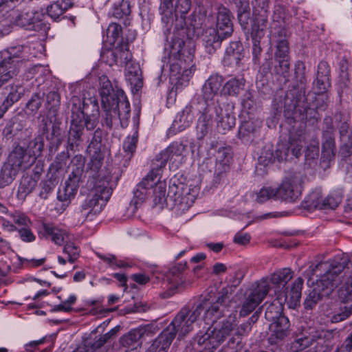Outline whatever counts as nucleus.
I'll use <instances>...</instances> for the list:
<instances>
[{
  "label": "nucleus",
  "mask_w": 352,
  "mask_h": 352,
  "mask_svg": "<svg viewBox=\"0 0 352 352\" xmlns=\"http://www.w3.org/2000/svg\"><path fill=\"white\" fill-rule=\"evenodd\" d=\"M186 268V263H179L169 270L167 275L169 291L165 294L166 296L169 297L177 292L182 291L186 287V280L182 275V272Z\"/></svg>",
  "instance_id": "aec40b11"
},
{
  "label": "nucleus",
  "mask_w": 352,
  "mask_h": 352,
  "mask_svg": "<svg viewBox=\"0 0 352 352\" xmlns=\"http://www.w3.org/2000/svg\"><path fill=\"white\" fill-rule=\"evenodd\" d=\"M302 284L303 280L299 277L294 281L289 291L279 292L278 293L276 289H275V293L277 296L266 308L265 313V318L267 320L274 322L278 318L283 316L281 315V311L284 304H287L291 309H296L300 305Z\"/></svg>",
  "instance_id": "423d86ee"
},
{
  "label": "nucleus",
  "mask_w": 352,
  "mask_h": 352,
  "mask_svg": "<svg viewBox=\"0 0 352 352\" xmlns=\"http://www.w3.org/2000/svg\"><path fill=\"white\" fill-rule=\"evenodd\" d=\"M194 120V115L191 107L186 106L182 111L179 112L171 126L175 132H180L190 126Z\"/></svg>",
  "instance_id": "7c9ffc66"
},
{
  "label": "nucleus",
  "mask_w": 352,
  "mask_h": 352,
  "mask_svg": "<svg viewBox=\"0 0 352 352\" xmlns=\"http://www.w3.org/2000/svg\"><path fill=\"white\" fill-rule=\"evenodd\" d=\"M293 276V272L289 268H283L274 272L270 277H265L269 280L270 289L271 285L275 288L283 286V287L289 281Z\"/></svg>",
  "instance_id": "58836bf2"
},
{
  "label": "nucleus",
  "mask_w": 352,
  "mask_h": 352,
  "mask_svg": "<svg viewBox=\"0 0 352 352\" xmlns=\"http://www.w3.org/2000/svg\"><path fill=\"white\" fill-rule=\"evenodd\" d=\"M241 105L243 109L250 113L255 107V101L253 93L250 91H247L242 99Z\"/></svg>",
  "instance_id": "0e129e2a"
},
{
  "label": "nucleus",
  "mask_w": 352,
  "mask_h": 352,
  "mask_svg": "<svg viewBox=\"0 0 352 352\" xmlns=\"http://www.w3.org/2000/svg\"><path fill=\"white\" fill-rule=\"evenodd\" d=\"M23 88L21 85H12L8 96L4 100L6 105L12 106L14 103L19 101L23 94Z\"/></svg>",
  "instance_id": "3c124183"
},
{
  "label": "nucleus",
  "mask_w": 352,
  "mask_h": 352,
  "mask_svg": "<svg viewBox=\"0 0 352 352\" xmlns=\"http://www.w3.org/2000/svg\"><path fill=\"white\" fill-rule=\"evenodd\" d=\"M72 6L70 0H57L47 8L48 15L54 19H58Z\"/></svg>",
  "instance_id": "37998d69"
},
{
  "label": "nucleus",
  "mask_w": 352,
  "mask_h": 352,
  "mask_svg": "<svg viewBox=\"0 0 352 352\" xmlns=\"http://www.w3.org/2000/svg\"><path fill=\"white\" fill-rule=\"evenodd\" d=\"M75 162H76V164L74 165L68 179L65 181L63 187L58 189L57 194L58 199L63 202L64 206H66L74 198L84 172V158L82 156H76L73 160L74 163Z\"/></svg>",
  "instance_id": "1a4fd4ad"
},
{
  "label": "nucleus",
  "mask_w": 352,
  "mask_h": 352,
  "mask_svg": "<svg viewBox=\"0 0 352 352\" xmlns=\"http://www.w3.org/2000/svg\"><path fill=\"white\" fill-rule=\"evenodd\" d=\"M276 195L275 188L263 187L256 193V201L259 204H263L270 199H277Z\"/></svg>",
  "instance_id": "603ef678"
},
{
  "label": "nucleus",
  "mask_w": 352,
  "mask_h": 352,
  "mask_svg": "<svg viewBox=\"0 0 352 352\" xmlns=\"http://www.w3.org/2000/svg\"><path fill=\"white\" fill-rule=\"evenodd\" d=\"M270 291L269 280L262 278L256 283L250 294L245 298L241 310L240 316L245 317L252 312L262 302Z\"/></svg>",
  "instance_id": "4468645a"
},
{
  "label": "nucleus",
  "mask_w": 352,
  "mask_h": 352,
  "mask_svg": "<svg viewBox=\"0 0 352 352\" xmlns=\"http://www.w3.org/2000/svg\"><path fill=\"white\" fill-rule=\"evenodd\" d=\"M336 338L335 331L312 329L308 336L297 339L294 347L303 350L313 346L312 349L305 352H329Z\"/></svg>",
  "instance_id": "6e6552de"
},
{
  "label": "nucleus",
  "mask_w": 352,
  "mask_h": 352,
  "mask_svg": "<svg viewBox=\"0 0 352 352\" xmlns=\"http://www.w3.org/2000/svg\"><path fill=\"white\" fill-rule=\"evenodd\" d=\"M127 44L116 46L112 50H105L102 54V59L109 66L113 65H123L131 59Z\"/></svg>",
  "instance_id": "4be33fe9"
},
{
  "label": "nucleus",
  "mask_w": 352,
  "mask_h": 352,
  "mask_svg": "<svg viewBox=\"0 0 352 352\" xmlns=\"http://www.w3.org/2000/svg\"><path fill=\"white\" fill-rule=\"evenodd\" d=\"M94 107L96 109V112L95 113H92L89 116H85V113L83 112V128L86 127L87 130L94 129L98 122L99 113L98 107L96 105V104H94Z\"/></svg>",
  "instance_id": "13d9d810"
},
{
  "label": "nucleus",
  "mask_w": 352,
  "mask_h": 352,
  "mask_svg": "<svg viewBox=\"0 0 352 352\" xmlns=\"http://www.w3.org/2000/svg\"><path fill=\"white\" fill-rule=\"evenodd\" d=\"M87 153L89 155L90 161L87 164L86 174L88 175L89 178L91 179V184L94 185L97 181L102 180L105 177H109L111 181V175L109 174L102 175L100 170L104 160L102 152H96V153L94 152Z\"/></svg>",
  "instance_id": "5701e85b"
},
{
  "label": "nucleus",
  "mask_w": 352,
  "mask_h": 352,
  "mask_svg": "<svg viewBox=\"0 0 352 352\" xmlns=\"http://www.w3.org/2000/svg\"><path fill=\"white\" fill-rule=\"evenodd\" d=\"M115 109H117L119 115V120L122 127L128 125L130 117V104L127 98L122 90L117 91L115 98Z\"/></svg>",
  "instance_id": "c85d7f7f"
},
{
  "label": "nucleus",
  "mask_w": 352,
  "mask_h": 352,
  "mask_svg": "<svg viewBox=\"0 0 352 352\" xmlns=\"http://www.w3.org/2000/svg\"><path fill=\"white\" fill-rule=\"evenodd\" d=\"M262 122L258 119H250L244 121L239 129V137L243 141H250L261 126Z\"/></svg>",
  "instance_id": "2f4dec72"
},
{
  "label": "nucleus",
  "mask_w": 352,
  "mask_h": 352,
  "mask_svg": "<svg viewBox=\"0 0 352 352\" xmlns=\"http://www.w3.org/2000/svg\"><path fill=\"white\" fill-rule=\"evenodd\" d=\"M302 175L294 173L286 177L278 188H275L277 199L295 202L301 195Z\"/></svg>",
  "instance_id": "9b49d317"
},
{
  "label": "nucleus",
  "mask_w": 352,
  "mask_h": 352,
  "mask_svg": "<svg viewBox=\"0 0 352 352\" xmlns=\"http://www.w3.org/2000/svg\"><path fill=\"white\" fill-rule=\"evenodd\" d=\"M289 321L285 316H280L270 324V336L269 341L271 344H276L282 340L289 333Z\"/></svg>",
  "instance_id": "393cba45"
},
{
  "label": "nucleus",
  "mask_w": 352,
  "mask_h": 352,
  "mask_svg": "<svg viewBox=\"0 0 352 352\" xmlns=\"http://www.w3.org/2000/svg\"><path fill=\"white\" fill-rule=\"evenodd\" d=\"M305 133L302 130L292 132L288 143H279L276 149L278 161L287 160L292 157H298L301 154L304 146Z\"/></svg>",
  "instance_id": "f8f14e48"
},
{
  "label": "nucleus",
  "mask_w": 352,
  "mask_h": 352,
  "mask_svg": "<svg viewBox=\"0 0 352 352\" xmlns=\"http://www.w3.org/2000/svg\"><path fill=\"white\" fill-rule=\"evenodd\" d=\"M234 3L240 6L238 18L241 25H247L248 19V10H249V5L248 0H233Z\"/></svg>",
  "instance_id": "5fc2aeb1"
},
{
  "label": "nucleus",
  "mask_w": 352,
  "mask_h": 352,
  "mask_svg": "<svg viewBox=\"0 0 352 352\" xmlns=\"http://www.w3.org/2000/svg\"><path fill=\"white\" fill-rule=\"evenodd\" d=\"M160 11L162 15V20L167 26L171 25L175 16V8H173L172 0H161Z\"/></svg>",
  "instance_id": "49530a36"
},
{
  "label": "nucleus",
  "mask_w": 352,
  "mask_h": 352,
  "mask_svg": "<svg viewBox=\"0 0 352 352\" xmlns=\"http://www.w3.org/2000/svg\"><path fill=\"white\" fill-rule=\"evenodd\" d=\"M26 47L19 46L12 48L1 54L0 60V87L10 78L16 75L18 72V64L20 62L18 52Z\"/></svg>",
  "instance_id": "ddd939ff"
},
{
  "label": "nucleus",
  "mask_w": 352,
  "mask_h": 352,
  "mask_svg": "<svg viewBox=\"0 0 352 352\" xmlns=\"http://www.w3.org/2000/svg\"><path fill=\"white\" fill-rule=\"evenodd\" d=\"M102 131L97 129L95 131L94 136L89 145L87 147V152H101V141H102Z\"/></svg>",
  "instance_id": "052dcab7"
},
{
  "label": "nucleus",
  "mask_w": 352,
  "mask_h": 352,
  "mask_svg": "<svg viewBox=\"0 0 352 352\" xmlns=\"http://www.w3.org/2000/svg\"><path fill=\"white\" fill-rule=\"evenodd\" d=\"M222 83L223 78L218 74H212L206 80L202 87V105L212 104L213 107H217L215 97L220 91Z\"/></svg>",
  "instance_id": "a211bd4d"
},
{
  "label": "nucleus",
  "mask_w": 352,
  "mask_h": 352,
  "mask_svg": "<svg viewBox=\"0 0 352 352\" xmlns=\"http://www.w3.org/2000/svg\"><path fill=\"white\" fill-rule=\"evenodd\" d=\"M268 17L253 16L251 28V37L252 41L261 40L263 38L267 28Z\"/></svg>",
  "instance_id": "ea45409f"
},
{
  "label": "nucleus",
  "mask_w": 352,
  "mask_h": 352,
  "mask_svg": "<svg viewBox=\"0 0 352 352\" xmlns=\"http://www.w3.org/2000/svg\"><path fill=\"white\" fill-rule=\"evenodd\" d=\"M184 41L174 37L165 44L164 51L168 58L170 76L182 85H186L195 71L192 56L184 54Z\"/></svg>",
  "instance_id": "20e7f679"
},
{
  "label": "nucleus",
  "mask_w": 352,
  "mask_h": 352,
  "mask_svg": "<svg viewBox=\"0 0 352 352\" xmlns=\"http://www.w3.org/2000/svg\"><path fill=\"white\" fill-rule=\"evenodd\" d=\"M329 87V77L325 76H317L316 80L314 82V89L316 93H325Z\"/></svg>",
  "instance_id": "e2e57ef3"
},
{
  "label": "nucleus",
  "mask_w": 352,
  "mask_h": 352,
  "mask_svg": "<svg viewBox=\"0 0 352 352\" xmlns=\"http://www.w3.org/2000/svg\"><path fill=\"white\" fill-rule=\"evenodd\" d=\"M160 175L159 169L153 168L148 175L137 185L134 190L133 201L137 206L142 204L151 192V188L155 184L154 177L157 179Z\"/></svg>",
  "instance_id": "412c9836"
},
{
  "label": "nucleus",
  "mask_w": 352,
  "mask_h": 352,
  "mask_svg": "<svg viewBox=\"0 0 352 352\" xmlns=\"http://www.w3.org/2000/svg\"><path fill=\"white\" fill-rule=\"evenodd\" d=\"M30 147L32 148L34 157L29 155L23 147L18 146L11 151L4 163L9 164L19 172L23 167L30 166L36 157L41 155L44 144L40 138H36L30 143Z\"/></svg>",
  "instance_id": "9d476101"
},
{
  "label": "nucleus",
  "mask_w": 352,
  "mask_h": 352,
  "mask_svg": "<svg viewBox=\"0 0 352 352\" xmlns=\"http://www.w3.org/2000/svg\"><path fill=\"white\" fill-rule=\"evenodd\" d=\"M253 16L268 17L269 2L268 0H253Z\"/></svg>",
  "instance_id": "8fccbe9b"
},
{
  "label": "nucleus",
  "mask_w": 352,
  "mask_h": 352,
  "mask_svg": "<svg viewBox=\"0 0 352 352\" xmlns=\"http://www.w3.org/2000/svg\"><path fill=\"white\" fill-rule=\"evenodd\" d=\"M99 83L102 104H107L109 102L115 101L117 91L119 89L114 90L111 81L105 75H102L99 78Z\"/></svg>",
  "instance_id": "72a5a7b5"
},
{
  "label": "nucleus",
  "mask_w": 352,
  "mask_h": 352,
  "mask_svg": "<svg viewBox=\"0 0 352 352\" xmlns=\"http://www.w3.org/2000/svg\"><path fill=\"white\" fill-rule=\"evenodd\" d=\"M23 126V125L21 123V120H20L19 117L14 116L7 122L3 132L6 135L15 134L16 132L21 131Z\"/></svg>",
  "instance_id": "6e6d98bb"
},
{
  "label": "nucleus",
  "mask_w": 352,
  "mask_h": 352,
  "mask_svg": "<svg viewBox=\"0 0 352 352\" xmlns=\"http://www.w3.org/2000/svg\"><path fill=\"white\" fill-rule=\"evenodd\" d=\"M153 330L154 327L151 324L140 326L124 335L120 338V344L122 346L131 350L136 349L141 345L140 339L144 336H152L154 333Z\"/></svg>",
  "instance_id": "f3484780"
},
{
  "label": "nucleus",
  "mask_w": 352,
  "mask_h": 352,
  "mask_svg": "<svg viewBox=\"0 0 352 352\" xmlns=\"http://www.w3.org/2000/svg\"><path fill=\"white\" fill-rule=\"evenodd\" d=\"M58 183V179L55 174L48 173L46 179H43L40 184L39 197L41 199H46Z\"/></svg>",
  "instance_id": "c03bdc74"
},
{
  "label": "nucleus",
  "mask_w": 352,
  "mask_h": 352,
  "mask_svg": "<svg viewBox=\"0 0 352 352\" xmlns=\"http://www.w3.org/2000/svg\"><path fill=\"white\" fill-rule=\"evenodd\" d=\"M346 302H340L331 305V311L327 314L328 317L333 323L339 322L346 320L352 314V298H347Z\"/></svg>",
  "instance_id": "a878e982"
},
{
  "label": "nucleus",
  "mask_w": 352,
  "mask_h": 352,
  "mask_svg": "<svg viewBox=\"0 0 352 352\" xmlns=\"http://www.w3.org/2000/svg\"><path fill=\"white\" fill-rule=\"evenodd\" d=\"M214 28L226 38L230 36L233 32L230 11L224 6L218 8L216 28Z\"/></svg>",
  "instance_id": "bb28decb"
},
{
  "label": "nucleus",
  "mask_w": 352,
  "mask_h": 352,
  "mask_svg": "<svg viewBox=\"0 0 352 352\" xmlns=\"http://www.w3.org/2000/svg\"><path fill=\"white\" fill-rule=\"evenodd\" d=\"M63 252L67 256V261L73 263L80 256V248L71 241V239L64 243Z\"/></svg>",
  "instance_id": "09e8293b"
},
{
  "label": "nucleus",
  "mask_w": 352,
  "mask_h": 352,
  "mask_svg": "<svg viewBox=\"0 0 352 352\" xmlns=\"http://www.w3.org/2000/svg\"><path fill=\"white\" fill-rule=\"evenodd\" d=\"M98 258L107 263L109 266L113 269L126 267L128 265L122 261L118 260L114 255L108 254L103 255L102 254H97Z\"/></svg>",
  "instance_id": "4d7b16f0"
},
{
  "label": "nucleus",
  "mask_w": 352,
  "mask_h": 352,
  "mask_svg": "<svg viewBox=\"0 0 352 352\" xmlns=\"http://www.w3.org/2000/svg\"><path fill=\"white\" fill-rule=\"evenodd\" d=\"M199 111L200 115L196 124V135L198 140H202L212 131L213 119L214 116H218V109L210 104L202 105Z\"/></svg>",
  "instance_id": "dca6fc26"
},
{
  "label": "nucleus",
  "mask_w": 352,
  "mask_h": 352,
  "mask_svg": "<svg viewBox=\"0 0 352 352\" xmlns=\"http://www.w3.org/2000/svg\"><path fill=\"white\" fill-rule=\"evenodd\" d=\"M201 39L206 50L209 54H212L221 46V42L226 38L221 35L214 28H208L203 33Z\"/></svg>",
  "instance_id": "cd10ccee"
},
{
  "label": "nucleus",
  "mask_w": 352,
  "mask_h": 352,
  "mask_svg": "<svg viewBox=\"0 0 352 352\" xmlns=\"http://www.w3.org/2000/svg\"><path fill=\"white\" fill-rule=\"evenodd\" d=\"M235 324L228 320L217 324L212 329L206 327L205 333L200 331L195 338V342L206 351L213 352L226 339L233 330Z\"/></svg>",
  "instance_id": "0eeeda50"
},
{
  "label": "nucleus",
  "mask_w": 352,
  "mask_h": 352,
  "mask_svg": "<svg viewBox=\"0 0 352 352\" xmlns=\"http://www.w3.org/2000/svg\"><path fill=\"white\" fill-rule=\"evenodd\" d=\"M154 181L155 184L151 190L153 192L154 202L156 205L163 204L169 199L174 202L175 206L179 210L184 212L192 206L198 195L197 188L179 183L170 185L166 196V184L165 182L160 181V175L157 179L154 177Z\"/></svg>",
  "instance_id": "7ed1b4c3"
},
{
  "label": "nucleus",
  "mask_w": 352,
  "mask_h": 352,
  "mask_svg": "<svg viewBox=\"0 0 352 352\" xmlns=\"http://www.w3.org/2000/svg\"><path fill=\"white\" fill-rule=\"evenodd\" d=\"M110 178L105 177L102 180L97 181L81 205V212L90 221L101 212L109 199L112 190L109 187Z\"/></svg>",
  "instance_id": "39448f33"
},
{
  "label": "nucleus",
  "mask_w": 352,
  "mask_h": 352,
  "mask_svg": "<svg viewBox=\"0 0 352 352\" xmlns=\"http://www.w3.org/2000/svg\"><path fill=\"white\" fill-rule=\"evenodd\" d=\"M186 156V146L179 142H173L156 157L155 169L164 167L168 162L173 167L177 168L184 161Z\"/></svg>",
  "instance_id": "2eb2a0df"
},
{
  "label": "nucleus",
  "mask_w": 352,
  "mask_h": 352,
  "mask_svg": "<svg viewBox=\"0 0 352 352\" xmlns=\"http://www.w3.org/2000/svg\"><path fill=\"white\" fill-rule=\"evenodd\" d=\"M217 109L218 116H216L217 118V127L221 129L223 133H225L234 126L235 117L229 107L223 110L217 106Z\"/></svg>",
  "instance_id": "f704fd0d"
},
{
  "label": "nucleus",
  "mask_w": 352,
  "mask_h": 352,
  "mask_svg": "<svg viewBox=\"0 0 352 352\" xmlns=\"http://www.w3.org/2000/svg\"><path fill=\"white\" fill-rule=\"evenodd\" d=\"M36 185V179L29 175L23 177L18 187L16 193L17 198L24 201L25 198L32 193Z\"/></svg>",
  "instance_id": "a19ab883"
},
{
  "label": "nucleus",
  "mask_w": 352,
  "mask_h": 352,
  "mask_svg": "<svg viewBox=\"0 0 352 352\" xmlns=\"http://www.w3.org/2000/svg\"><path fill=\"white\" fill-rule=\"evenodd\" d=\"M115 101L109 102L107 104H102V108L105 112L104 115V122L105 124L109 127L111 128L113 122L119 119V115L117 109H115Z\"/></svg>",
  "instance_id": "de8ad7c7"
},
{
  "label": "nucleus",
  "mask_w": 352,
  "mask_h": 352,
  "mask_svg": "<svg viewBox=\"0 0 352 352\" xmlns=\"http://www.w3.org/2000/svg\"><path fill=\"white\" fill-rule=\"evenodd\" d=\"M42 104V100L38 94H34L26 104V109L32 114H35Z\"/></svg>",
  "instance_id": "774afa93"
},
{
  "label": "nucleus",
  "mask_w": 352,
  "mask_h": 352,
  "mask_svg": "<svg viewBox=\"0 0 352 352\" xmlns=\"http://www.w3.org/2000/svg\"><path fill=\"white\" fill-rule=\"evenodd\" d=\"M10 217L12 218L13 221L21 226L27 227L31 224V220L30 218L23 212L16 210L10 214Z\"/></svg>",
  "instance_id": "69168bd1"
},
{
  "label": "nucleus",
  "mask_w": 352,
  "mask_h": 352,
  "mask_svg": "<svg viewBox=\"0 0 352 352\" xmlns=\"http://www.w3.org/2000/svg\"><path fill=\"white\" fill-rule=\"evenodd\" d=\"M226 298V296L223 295L212 304L204 301L192 309L182 308L173 321L155 339L146 352H167L176 334L178 333L180 338L190 332L199 324V318L204 312V323L206 325H213L225 311L223 303Z\"/></svg>",
  "instance_id": "f257e3e1"
},
{
  "label": "nucleus",
  "mask_w": 352,
  "mask_h": 352,
  "mask_svg": "<svg viewBox=\"0 0 352 352\" xmlns=\"http://www.w3.org/2000/svg\"><path fill=\"white\" fill-rule=\"evenodd\" d=\"M336 155L335 140L329 131L323 133V142L322 146V159L323 162L329 163Z\"/></svg>",
  "instance_id": "c9c22d12"
},
{
  "label": "nucleus",
  "mask_w": 352,
  "mask_h": 352,
  "mask_svg": "<svg viewBox=\"0 0 352 352\" xmlns=\"http://www.w3.org/2000/svg\"><path fill=\"white\" fill-rule=\"evenodd\" d=\"M241 47L238 43H232L227 47L223 62L228 66H238L243 57Z\"/></svg>",
  "instance_id": "e433bc0d"
},
{
  "label": "nucleus",
  "mask_w": 352,
  "mask_h": 352,
  "mask_svg": "<svg viewBox=\"0 0 352 352\" xmlns=\"http://www.w3.org/2000/svg\"><path fill=\"white\" fill-rule=\"evenodd\" d=\"M191 6L190 0H177L175 6V16L184 17Z\"/></svg>",
  "instance_id": "680f3d73"
},
{
  "label": "nucleus",
  "mask_w": 352,
  "mask_h": 352,
  "mask_svg": "<svg viewBox=\"0 0 352 352\" xmlns=\"http://www.w3.org/2000/svg\"><path fill=\"white\" fill-rule=\"evenodd\" d=\"M245 80L243 77L232 78L226 81L221 89V95L236 96L244 89Z\"/></svg>",
  "instance_id": "4c0bfd02"
},
{
  "label": "nucleus",
  "mask_w": 352,
  "mask_h": 352,
  "mask_svg": "<svg viewBox=\"0 0 352 352\" xmlns=\"http://www.w3.org/2000/svg\"><path fill=\"white\" fill-rule=\"evenodd\" d=\"M121 33V27L117 23H111L107 30V37L111 45H115Z\"/></svg>",
  "instance_id": "bf43d9fd"
},
{
  "label": "nucleus",
  "mask_w": 352,
  "mask_h": 352,
  "mask_svg": "<svg viewBox=\"0 0 352 352\" xmlns=\"http://www.w3.org/2000/svg\"><path fill=\"white\" fill-rule=\"evenodd\" d=\"M320 188H316L311 191L305 199L306 206L309 208L323 209L324 203Z\"/></svg>",
  "instance_id": "a18cd8bd"
},
{
  "label": "nucleus",
  "mask_w": 352,
  "mask_h": 352,
  "mask_svg": "<svg viewBox=\"0 0 352 352\" xmlns=\"http://www.w3.org/2000/svg\"><path fill=\"white\" fill-rule=\"evenodd\" d=\"M343 269L344 264L337 261L320 263L316 265L314 272L320 277L304 302L305 309H312L322 297L331 294L339 284V274Z\"/></svg>",
  "instance_id": "f03ea898"
},
{
  "label": "nucleus",
  "mask_w": 352,
  "mask_h": 352,
  "mask_svg": "<svg viewBox=\"0 0 352 352\" xmlns=\"http://www.w3.org/2000/svg\"><path fill=\"white\" fill-rule=\"evenodd\" d=\"M305 69V65L301 61L297 62L295 65V78L300 85H305L307 82Z\"/></svg>",
  "instance_id": "338daca9"
},
{
  "label": "nucleus",
  "mask_w": 352,
  "mask_h": 352,
  "mask_svg": "<svg viewBox=\"0 0 352 352\" xmlns=\"http://www.w3.org/2000/svg\"><path fill=\"white\" fill-rule=\"evenodd\" d=\"M123 65L126 67L125 76L126 80L129 82L133 89L136 91H139L143 85L140 66L136 63H131V60L127 63H123Z\"/></svg>",
  "instance_id": "c756f323"
},
{
  "label": "nucleus",
  "mask_w": 352,
  "mask_h": 352,
  "mask_svg": "<svg viewBox=\"0 0 352 352\" xmlns=\"http://www.w3.org/2000/svg\"><path fill=\"white\" fill-rule=\"evenodd\" d=\"M40 236L50 240L55 245L61 246L71 239L69 232L53 223H43L39 232Z\"/></svg>",
  "instance_id": "6ab92c4d"
},
{
  "label": "nucleus",
  "mask_w": 352,
  "mask_h": 352,
  "mask_svg": "<svg viewBox=\"0 0 352 352\" xmlns=\"http://www.w3.org/2000/svg\"><path fill=\"white\" fill-rule=\"evenodd\" d=\"M83 111L77 109L73 111L71 124L68 133L67 144L70 149H73L75 144L80 141L83 131Z\"/></svg>",
  "instance_id": "b1692460"
},
{
  "label": "nucleus",
  "mask_w": 352,
  "mask_h": 352,
  "mask_svg": "<svg viewBox=\"0 0 352 352\" xmlns=\"http://www.w3.org/2000/svg\"><path fill=\"white\" fill-rule=\"evenodd\" d=\"M19 171L3 163L0 168V188L10 186L16 179Z\"/></svg>",
  "instance_id": "79ce46f5"
},
{
  "label": "nucleus",
  "mask_w": 352,
  "mask_h": 352,
  "mask_svg": "<svg viewBox=\"0 0 352 352\" xmlns=\"http://www.w3.org/2000/svg\"><path fill=\"white\" fill-rule=\"evenodd\" d=\"M138 143V131H135L131 137H127L123 143L124 151L126 157L130 158L136 149Z\"/></svg>",
  "instance_id": "864d4df0"
},
{
  "label": "nucleus",
  "mask_w": 352,
  "mask_h": 352,
  "mask_svg": "<svg viewBox=\"0 0 352 352\" xmlns=\"http://www.w3.org/2000/svg\"><path fill=\"white\" fill-rule=\"evenodd\" d=\"M210 148H218L214 154L216 158V166L217 168L221 170H226L228 167L230 160L231 155L230 150L227 148H224L222 146H219L217 141H212L210 143Z\"/></svg>",
  "instance_id": "473e14b6"
}]
</instances>
